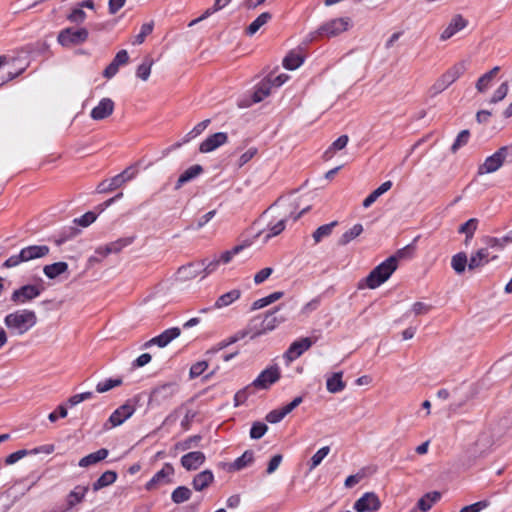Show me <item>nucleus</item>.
<instances>
[{
	"label": "nucleus",
	"instance_id": "f257e3e1",
	"mask_svg": "<svg viewBox=\"0 0 512 512\" xmlns=\"http://www.w3.org/2000/svg\"><path fill=\"white\" fill-rule=\"evenodd\" d=\"M297 208L295 201L283 199L276 201L254 223L255 238L262 243H267L285 230L289 220L295 222L309 210V207H306L296 213Z\"/></svg>",
	"mask_w": 512,
	"mask_h": 512
},
{
	"label": "nucleus",
	"instance_id": "f03ea898",
	"mask_svg": "<svg viewBox=\"0 0 512 512\" xmlns=\"http://www.w3.org/2000/svg\"><path fill=\"white\" fill-rule=\"evenodd\" d=\"M404 255V250H399L395 255L376 266L367 277L358 283V289H375L386 282L398 267V260Z\"/></svg>",
	"mask_w": 512,
	"mask_h": 512
},
{
	"label": "nucleus",
	"instance_id": "7ed1b4c3",
	"mask_svg": "<svg viewBox=\"0 0 512 512\" xmlns=\"http://www.w3.org/2000/svg\"><path fill=\"white\" fill-rule=\"evenodd\" d=\"M38 318L33 310L18 309L8 313L4 318V325L12 336H23L36 326Z\"/></svg>",
	"mask_w": 512,
	"mask_h": 512
},
{
	"label": "nucleus",
	"instance_id": "20e7f679",
	"mask_svg": "<svg viewBox=\"0 0 512 512\" xmlns=\"http://www.w3.org/2000/svg\"><path fill=\"white\" fill-rule=\"evenodd\" d=\"M512 163V144L503 146L487 157L479 166L478 174L485 175L498 171L503 165Z\"/></svg>",
	"mask_w": 512,
	"mask_h": 512
},
{
	"label": "nucleus",
	"instance_id": "39448f33",
	"mask_svg": "<svg viewBox=\"0 0 512 512\" xmlns=\"http://www.w3.org/2000/svg\"><path fill=\"white\" fill-rule=\"evenodd\" d=\"M50 249L46 245H33L23 248L18 255L9 257L4 262V267L12 268L19 265L21 262H27L33 259L42 258L48 255Z\"/></svg>",
	"mask_w": 512,
	"mask_h": 512
},
{
	"label": "nucleus",
	"instance_id": "423d86ee",
	"mask_svg": "<svg viewBox=\"0 0 512 512\" xmlns=\"http://www.w3.org/2000/svg\"><path fill=\"white\" fill-rule=\"evenodd\" d=\"M88 36L89 32L84 27L78 29L69 27L59 32L57 41L63 47H71L84 43Z\"/></svg>",
	"mask_w": 512,
	"mask_h": 512
},
{
	"label": "nucleus",
	"instance_id": "0eeeda50",
	"mask_svg": "<svg viewBox=\"0 0 512 512\" xmlns=\"http://www.w3.org/2000/svg\"><path fill=\"white\" fill-rule=\"evenodd\" d=\"M351 26V20L348 17L337 18L324 23L318 29V34L326 37H335L345 31Z\"/></svg>",
	"mask_w": 512,
	"mask_h": 512
},
{
	"label": "nucleus",
	"instance_id": "6e6552de",
	"mask_svg": "<svg viewBox=\"0 0 512 512\" xmlns=\"http://www.w3.org/2000/svg\"><path fill=\"white\" fill-rule=\"evenodd\" d=\"M281 373L278 366H270L263 370L259 376L252 382L251 386L257 389H268L272 384L280 379Z\"/></svg>",
	"mask_w": 512,
	"mask_h": 512
},
{
	"label": "nucleus",
	"instance_id": "1a4fd4ad",
	"mask_svg": "<svg viewBox=\"0 0 512 512\" xmlns=\"http://www.w3.org/2000/svg\"><path fill=\"white\" fill-rule=\"evenodd\" d=\"M280 307L281 306H277L273 311L265 314L260 324V328L253 333L252 338L273 331L276 327H278V325H280L286 320L283 316L275 315V313L280 309Z\"/></svg>",
	"mask_w": 512,
	"mask_h": 512
},
{
	"label": "nucleus",
	"instance_id": "9d476101",
	"mask_svg": "<svg viewBox=\"0 0 512 512\" xmlns=\"http://www.w3.org/2000/svg\"><path fill=\"white\" fill-rule=\"evenodd\" d=\"M380 505L378 496L373 492H367L354 503L353 508L357 512H375Z\"/></svg>",
	"mask_w": 512,
	"mask_h": 512
},
{
	"label": "nucleus",
	"instance_id": "9b49d317",
	"mask_svg": "<svg viewBox=\"0 0 512 512\" xmlns=\"http://www.w3.org/2000/svg\"><path fill=\"white\" fill-rule=\"evenodd\" d=\"M468 21L461 15H454L448 25L443 29L440 34V40L446 41L452 38L455 34L466 28Z\"/></svg>",
	"mask_w": 512,
	"mask_h": 512
},
{
	"label": "nucleus",
	"instance_id": "f8f14e48",
	"mask_svg": "<svg viewBox=\"0 0 512 512\" xmlns=\"http://www.w3.org/2000/svg\"><path fill=\"white\" fill-rule=\"evenodd\" d=\"M464 72V66L457 64L446 71L435 83L434 88L437 91H442L454 83Z\"/></svg>",
	"mask_w": 512,
	"mask_h": 512
},
{
	"label": "nucleus",
	"instance_id": "ddd939ff",
	"mask_svg": "<svg viewBox=\"0 0 512 512\" xmlns=\"http://www.w3.org/2000/svg\"><path fill=\"white\" fill-rule=\"evenodd\" d=\"M41 293V289L36 285H25L19 289L14 290L11 300L17 304H24L36 297Z\"/></svg>",
	"mask_w": 512,
	"mask_h": 512
},
{
	"label": "nucleus",
	"instance_id": "4468645a",
	"mask_svg": "<svg viewBox=\"0 0 512 512\" xmlns=\"http://www.w3.org/2000/svg\"><path fill=\"white\" fill-rule=\"evenodd\" d=\"M115 109L114 101L110 98H102L91 110L90 116L95 121H101L110 117Z\"/></svg>",
	"mask_w": 512,
	"mask_h": 512
},
{
	"label": "nucleus",
	"instance_id": "2eb2a0df",
	"mask_svg": "<svg viewBox=\"0 0 512 512\" xmlns=\"http://www.w3.org/2000/svg\"><path fill=\"white\" fill-rule=\"evenodd\" d=\"M135 412V406L129 401L117 408L109 417L108 423L111 427H117L129 419Z\"/></svg>",
	"mask_w": 512,
	"mask_h": 512
},
{
	"label": "nucleus",
	"instance_id": "dca6fc26",
	"mask_svg": "<svg viewBox=\"0 0 512 512\" xmlns=\"http://www.w3.org/2000/svg\"><path fill=\"white\" fill-rule=\"evenodd\" d=\"M181 334V330L178 327H173L166 329L160 335L150 339L144 344L145 348L150 347L151 345H157L160 348L166 347L171 341L179 337Z\"/></svg>",
	"mask_w": 512,
	"mask_h": 512
},
{
	"label": "nucleus",
	"instance_id": "f3484780",
	"mask_svg": "<svg viewBox=\"0 0 512 512\" xmlns=\"http://www.w3.org/2000/svg\"><path fill=\"white\" fill-rule=\"evenodd\" d=\"M177 390V386L171 383L159 386L153 390L150 403L160 405L171 399L176 394Z\"/></svg>",
	"mask_w": 512,
	"mask_h": 512
},
{
	"label": "nucleus",
	"instance_id": "a211bd4d",
	"mask_svg": "<svg viewBox=\"0 0 512 512\" xmlns=\"http://www.w3.org/2000/svg\"><path fill=\"white\" fill-rule=\"evenodd\" d=\"M313 344V341L309 337L301 338L294 341L285 353V357L288 361H293L300 357L306 350H308Z\"/></svg>",
	"mask_w": 512,
	"mask_h": 512
},
{
	"label": "nucleus",
	"instance_id": "6ab92c4d",
	"mask_svg": "<svg viewBox=\"0 0 512 512\" xmlns=\"http://www.w3.org/2000/svg\"><path fill=\"white\" fill-rule=\"evenodd\" d=\"M228 140V136L224 132H217L207 137L199 147L201 153H209L224 145Z\"/></svg>",
	"mask_w": 512,
	"mask_h": 512
},
{
	"label": "nucleus",
	"instance_id": "aec40b11",
	"mask_svg": "<svg viewBox=\"0 0 512 512\" xmlns=\"http://www.w3.org/2000/svg\"><path fill=\"white\" fill-rule=\"evenodd\" d=\"M201 274L199 262H191L178 268L176 272V280L179 282H187L195 279Z\"/></svg>",
	"mask_w": 512,
	"mask_h": 512
},
{
	"label": "nucleus",
	"instance_id": "412c9836",
	"mask_svg": "<svg viewBox=\"0 0 512 512\" xmlns=\"http://www.w3.org/2000/svg\"><path fill=\"white\" fill-rule=\"evenodd\" d=\"M205 459L204 453L200 451L189 452L182 456L181 464L189 471L197 470L205 462Z\"/></svg>",
	"mask_w": 512,
	"mask_h": 512
},
{
	"label": "nucleus",
	"instance_id": "4be33fe9",
	"mask_svg": "<svg viewBox=\"0 0 512 512\" xmlns=\"http://www.w3.org/2000/svg\"><path fill=\"white\" fill-rule=\"evenodd\" d=\"M174 469L170 464H166L160 471H158L153 478L147 483V489H153L158 484L168 482L169 477L173 474Z\"/></svg>",
	"mask_w": 512,
	"mask_h": 512
},
{
	"label": "nucleus",
	"instance_id": "5701e85b",
	"mask_svg": "<svg viewBox=\"0 0 512 512\" xmlns=\"http://www.w3.org/2000/svg\"><path fill=\"white\" fill-rule=\"evenodd\" d=\"M343 372H335L327 378L326 388L330 393H338L345 389L346 384L343 381Z\"/></svg>",
	"mask_w": 512,
	"mask_h": 512
},
{
	"label": "nucleus",
	"instance_id": "b1692460",
	"mask_svg": "<svg viewBox=\"0 0 512 512\" xmlns=\"http://www.w3.org/2000/svg\"><path fill=\"white\" fill-rule=\"evenodd\" d=\"M108 454L109 451L107 449H99L98 451L90 453L87 456L81 458L78 465L83 468L95 465L98 462L104 460L108 456Z\"/></svg>",
	"mask_w": 512,
	"mask_h": 512
},
{
	"label": "nucleus",
	"instance_id": "393cba45",
	"mask_svg": "<svg viewBox=\"0 0 512 512\" xmlns=\"http://www.w3.org/2000/svg\"><path fill=\"white\" fill-rule=\"evenodd\" d=\"M214 480V475L210 470H204L197 474L192 482L193 488L196 491H202L207 488Z\"/></svg>",
	"mask_w": 512,
	"mask_h": 512
},
{
	"label": "nucleus",
	"instance_id": "a878e982",
	"mask_svg": "<svg viewBox=\"0 0 512 512\" xmlns=\"http://www.w3.org/2000/svg\"><path fill=\"white\" fill-rule=\"evenodd\" d=\"M88 490V486H76L67 496V509H71L75 505L81 503Z\"/></svg>",
	"mask_w": 512,
	"mask_h": 512
},
{
	"label": "nucleus",
	"instance_id": "bb28decb",
	"mask_svg": "<svg viewBox=\"0 0 512 512\" xmlns=\"http://www.w3.org/2000/svg\"><path fill=\"white\" fill-rule=\"evenodd\" d=\"M488 246L486 248L479 249L476 253L472 254L468 263V268L473 270L481 267L489 261Z\"/></svg>",
	"mask_w": 512,
	"mask_h": 512
},
{
	"label": "nucleus",
	"instance_id": "cd10ccee",
	"mask_svg": "<svg viewBox=\"0 0 512 512\" xmlns=\"http://www.w3.org/2000/svg\"><path fill=\"white\" fill-rule=\"evenodd\" d=\"M68 270V264L66 262H55L53 264L45 265L43 273L49 279H55L59 275L65 273Z\"/></svg>",
	"mask_w": 512,
	"mask_h": 512
},
{
	"label": "nucleus",
	"instance_id": "c85d7f7f",
	"mask_svg": "<svg viewBox=\"0 0 512 512\" xmlns=\"http://www.w3.org/2000/svg\"><path fill=\"white\" fill-rule=\"evenodd\" d=\"M271 77L263 80L259 85L256 87L252 99L254 103L261 102L263 99L268 97L271 93Z\"/></svg>",
	"mask_w": 512,
	"mask_h": 512
},
{
	"label": "nucleus",
	"instance_id": "c756f323",
	"mask_svg": "<svg viewBox=\"0 0 512 512\" xmlns=\"http://www.w3.org/2000/svg\"><path fill=\"white\" fill-rule=\"evenodd\" d=\"M240 295H241L240 290L233 289V290L221 295L220 297H218V299L216 300V302L214 304V308L221 309V308L227 307L230 304H232L233 302H235L237 299H239Z\"/></svg>",
	"mask_w": 512,
	"mask_h": 512
},
{
	"label": "nucleus",
	"instance_id": "7c9ffc66",
	"mask_svg": "<svg viewBox=\"0 0 512 512\" xmlns=\"http://www.w3.org/2000/svg\"><path fill=\"white\" fill-rule=\"evenodd\" d=\"M117 479V473L112 470L105 471L92 485L94 491L113 484Z\"/></svg>",
	"mask_w": 512,
	"mask_h": 512
},
{
	"label": "nucleus",
	"instance_id": "2f4dec72",
	"mask_svg": "<svg viewBox=\"0 0 512 512\" xmlns=\"http://www.w3.org/2000/svg\"><path fill=\"white\" fill-rule=\"evenodd\" d=\"M392 186L391 181H386L382 183L377 189H375L372 193H370L363 201V207H370L381 195L390 190Z\"/></svg>",
	"mask_w": 512,
	"mask_h": 512
},
{
	"label": "nucleus",
	"instance_id": "473e14b6",
	"mask_svg": "<svg viewBox=\"0 0 512 512\" xmlns=\"http://www.w3.org/2000/svg\"><path fill=\"white\" fill-rule=\"evenodd\" d=\"M272 18V15L269 12L261 13L247 28L246 34L249 36L254 35L259 31L261 27L267 24Z\"/></svg>",
	"mask_w": 512,
	"mask_h": 512
},
{
	"label": "nucleus",
	"instance_id": "72a5a7b5",
	"mask_svg": "<svg viewBox=\"0 0 512 512\" xmlns=\"http://www.w3.org/2000/svg\"><path fill=\"white\" fill-rule=\"evenodd\" d=\"M202 170L203 169L200 165H193L189 167L179 176L175 188L179 189L182 185L197 177Z\"/></svg>",
	"mask_w": 512,
	"mask_h": 512
},
{
	"label": "nucleus",
	"instance_id": "f704fd0d",
	"mask_svg": "<svg viewBox=\"0 0 512 512\" xmlns=\"http://www.w3.org/2000/svg\"><path fill=\"white\" fill-rule=\"evenodd\" d=\"M363 232L361 224H355L352 228L344 232L338 240V245L345 246Z\"/></svg>",
	"mask_w": 512,
	"mask_h": 512
},
{
	"label": "nucleus",
	"instance_id": "c9c22d12",
	"mask_svg": "<svg viewBox=\"0 0 512 512\" xmlns=\"http://www.w3.org/2000/svg\"><path fill=\"white\" fill-rule=\"evenodd\" d=\"M485 243L489 248L503 249L507 244L512 243V230L501 238L487 237Z\"/></svg>",
	"mask_w": 512,
	"mask_h": 512
},
{
	"label": "nucleus",
	"instance_id": "e433bc0d",
	"mask_svg": "<svg viewBox=\"0 0 512 512\" xmlns=\"http://www.w3.org/2000/svg\"><path fill=\"white\" fill-rule=\"evenodd\" d=\"M283 295H284V293L282 291H276L266 297L258 299L255 302H253L252 310L264 308V307L278 301L279 299H281L283 297Z\"/></svg>",
	"mask_w": 512,
	"mask_h": 512
},
{
	"label": "nucleus",
	"instance_id": "4c0bfd02",
	"mask_svg": "<svg viewBox=\"0 0 512 512\" xmlns=\"http://www.w3.org/2000/svg\"><path fill=\"white\" fill-rule=\"evenodd\" d=\"M440 499V493L433 492L427 493L417 503V508L422 512H427L431 509L432 505Z\"/></svg>",
	"mask_w": 512,
	"mask_h": 512
},
{
	"label": "nucleus",
	"instance_id": "58836bf2",
	"mask_svg": "<svg viewBox=\"0 0 512 512\" xmlns=\"http://www.w3.org/2000/svg\"><path fill=\"white\" fill-rule=\"evenodd\" d=\"M152 66L153 60L150 57H146L137 67L136 76L142 81H147L150 77Z\"/></svg>",
	"mask_w": 512,
	"mask_h": 512
},
{
	"label": "nucleus",
	"instance_id": "ea45409f",
	"mask_svg": "<svg viewBox=\"0 0 512 512\" xmlns=\"http://www.w3.org/2000/svg\"><path fill=\"white\" fill-rule=\"evenodd\" d=\"M254 460V454L252 451H245L240 457H238L232 464L231 469L235 471H239L248 465H250Z\"/></svg>",
	"mask_w": 512,
	"mask_h": 512
},
{
	"label": "nucleus",
	"instance_id": "a19ab883",
	"mask_svg": "<svg viewBox=\"0 0 512 512\" xmlns=\"http://www.w3.org/2000/svg\"><path fill=\"white\" fill-rule=\"evenodd\" d=\"M336 225H337V221H333L329 224H325V225L318 227L312 235L315 243H319L323 238L330 236L333 231V228Z\"/></svg>",
	"mask_w": 512,
	"mask_h": 512
},
{
	"label": "nucleus",
	"instance_id": "79ce46f5",
	"mask_svg": "<svg viewBox=\"0 0 512 512\" xmlns=\"http://www.w3.org/2000/svg\"><path fill=\"white\" fill-rule=\"evenodd\" d=\"M468 263L467 256L464 252L454 255L451 259V266L457 274L463 273Z\"/></svg>",
	"mask_w": 512,
	"mask_h": 512
},
{
	"label": "nucleus",
	"instance_id": "37998d69",
	"mask_svg": "<svg viewBox=\"0 0 512 512\" xmlns=\"http://www.w3.org/2000/svg\"><path fill=\"white\" fill-rule=\"evenodd\" d=\"M126 242L123 240H119L113 243L106 245L105 247H100L96 250V253L102 255L103 257L109 255L110 253H118L122 250L124 246H126Z\"/></svg>",
	"mask_w": 512,
	"mask_h": 512
},
{
	"label": "nucleus",
	"instance_id": "c03bdc74",
	"mask_svg": "<svg viewBox=\"0 0 512 512\" xmlns=\"http://www.w3.org/2000/svg\"><path fill=\"white\" fill-rule=\"evenodd\" d=\"M303 63V57L299 53L291 52L283 60L286 69L295 70Z\"/></svg>",
	"mask_w": 512,
	"mask_h": 512
},
{
	"label": "nucleus",
	"instance_id": "a18cd8bd",
	"mask_svg": "<svg viewBox=\"0 0 512 512\" xmlns=\"http://www.w3.org/2000/svg\"><path fill=\"white\" fill-rule=\"evenodd\" d=\"M191 497V490L185 486H179L177 487L171 495V498L174 503L180 504L187 500H189Z\"/></svg>",
	"mask_w": 512,
	"mask_h": 512
},
{
	"label": "nucleus",
	"instance_id": "49530a36",
	"mask_svg": "<svg viewBox=\"0 0 512 512\" xmlns=\"http://www.w3.org/2000/svg\"><path fill=\"white\" fill-rule=\"evenodd\" d=\"M220 264L219 258H214L212 260L203 259L199 262L201 273L203 272V278L207 275L215 272Z\"/></svg>",
	"mask_w": 512,
	"mask_h": 512
},
{
	"label": "nucleus",
	"instance_id": "de8ad7c7",
	"mask_svg": "<svg viewBox=\"0 0 512 512\" xmlns=\"http://www.w3.org/2000/svg\"><path fill=\"white\" fill-rule=\"evenodd\" d=\"M210 120L206 119L198 123L191 131H189L183 138V143H187L190 140L199 136L209 125Z\"/></svg>",
	"mask_w": 512,
	"mask_h": 512
},
{
	"label": "nucleus",
	"instance_id": "09e8293b",
	"mask_svg": "<svg viewBox=\"0 0 512 512\" xmlns=\"http://www.w3.org/2000/svg\"><path fill=\"white\" fill-rule=\"evenodd\" d=\"M153 27H154V24L153 22H149V23H144L142 26H141V29H140V32L139 34H137L133 41H132V44L133 45H140L142 44L144 41H145V38L152 33L153 31Z\"/></svg>",
	"mask_w": 512,
	"mask_h": 512
},
{
	"label": "nucleus",
	"instance_id": "8fccbe9b",
	"mask_svg": "<svg viewBox=\"0 0 512 512\" xmlns=\"http://www.w3.org/2000/svg\"><path fill=\"white\" fill-rule=\"evenodd\" d=\"M349 141V138L347 135H341L339 138H337L329 147V149L325 152V156L327 158L332 157L334 151L342 150L346 147L347 143Z\"/></svg>",
	"mask_w": 512,
	"mask_h": 512
},
{
	"label": "nucleus",
	"instance_id": "3c124183",
	"mask_svg": "<svg viewBox=\"0 0 512 512\" xmlns=\"http://www.w3.org/2000/svg\"><path fill=\"white\" fill-rule=\"evenodd\" d=\"M509 85L508 82H503L493 93L491 98L489 99L490 104H496L502 101L508 94Z\"/></svg>",
	"mask_w": 512,
	"mask_h": 512
},
{
	"label": "nucleus",
	"instance_id": "603ef678",
	"mask_svg": "<svg viewBox=\"0 0 512 512\" xmlns=\"http://www.w3.org/2000/svg\"><path fill=\"white\" fill-rule=\"evenodd\" d=\"M478 220L475 218L469 219L467 222L459 227V233H463L467 236V239H471L477 229Z\"/></svg>",
	"mask_w": 512,
	"mask_h": 512
},
{
	"label": "nucleus",
	"instance_id": "864d4df0",
	"mask_svg": "<svg viewBox=\"0 0 512 512\" xmlns=\"http://www.w3.org/2000/svg\"><path fill=\"white\" fill-rule=\"evenodd\" d=\"M330 448L328 446L320 448L312 457L310 460V470L315 469L322 460L329 454Z\"/></svg>",
	"mask_w": 512,
	"mask_h": 512
},
{
	"label": "nucleus",
	"instance_id": "5fc2aeb1",
	"mask_svg": "<svg viewBox=\"0 0 512 512\" xmlns=\"http://www.w3.org/2000/svg\"><path fill=\"white\" fill-rule=\"evenodd\" d=\"M246 246H248V244H241L233 247L231 250L224 251L219 257L220 263L228 264L232 258L241 252Z\"/></svg>",
	"mask_w": 512,
	"mask_h": 512
},
{
	"label": "nucleus",
	"instance_id": "6e6d98bb",
	"mask_svg": "<svg viewBox=\"0 0 512 512\" xmlns=\"http://www.w3.org/2000/svg\"><path fill=\"white\" fill-rule=\"evenodd\" d=\"M39 452V449H34L32 451H28V450H18L14 453H11L10 455H8L5 459V463L7 465H12L14 463H16L17 461L21 460L22 458H24L26 455L30 454V453H38Z\"/></svg>",
	"mask_w": 512,
	"mask_h": 512
},
{
	"label": "nucleus",
	"instance_id": "4d7b16f0",
	"mask_svg": "<svg viewBox=\"0 0 512 512\" xmlns=\"http://www.w3.org/2000/svg\"><path fill=\"white\" fill-rule=\"evenodd\" d=\"M67 19L72 23L80 24L83 23L86 19V13L80 6L77 5L71 10L70 14L67 16Z\"/></svg>",
	"mask_w": 512,
	"mask_h": 512
},
{
	"label": "nucleus",
	"instance_id": "13d9d810",
	"mask_svg": "<svg viewBox=\"0 0 512 512\" xmlns=\"http://www.w3.org/2000/svg\"><path fill=\"white\" fill-rule=\"evenodd\" d=\"M320 306V297H315L305 303L302 308L300 309V315L302 316H308L312 312L316 311L318 307Z\"/></svg>",
	"mask_w": 512,
	"mask_h": 512
},
{
	"label": "nucleus",
	"instance_id": "bf43d9fd",
	"mask_svg": "<svg viewBox=\"0 0 512 512\" xmlns=\"http://www.w3.org/2000/svg\"><path fill=\"white\" fill-rule=\"evenodd\" d=\"M121 383H122L121 379H108L104 382L98 383L96 386V391L98 393H104V392L111 390L114 387L121 385Z\"/></svg>",
	"mask_w": 512,
	"mask_h": 512
},
{
	"label": "nucleus",
	"instance_id": "052dcab7",
	"mask_svg": "<svg viewBox=\"0 0 512 512\" xmlns=\"http://www.w3.org/2000/svg\"><path fill=\"white\" fill-rule=\"evenodd\" d=\"M268 427L266 424L262 422H255L253 423L251 430H250V437L252 439H260L264 436V434L267 432Z\"/></svg>",
	"mask_w": 512,
	"mask_h": 512
},
{
	"label": "nucleus",
	"instance_id": "680f3d73",
	"mask_svg": "<svg viewBox=\"0 0 512 512\" xmlns=\"http://www.w3.org/2000/svg\"><path fill=\"white\" fill-rule=\"evenodd\" d=\"M469 136H470V134H469L468 130L461 131L458 134L455 142L453 143V145L451 147L452 152L455 153L460 147L466 145L468 142Z\"/></svg>",
	"mask_w": 512,
	"mask_h": 512
},
{
	"label": "nucleus",
	"instance_id": "e2e57ef3",
	"mask_svg": "<svg viewBox=\"0 0 512 512\" xmlns=\"http://www.w3.org/2000/svg\"><path fill=\"white\" fill-rule=\"evenodd\" d=\"M92 397H93V393L92 392H90V391L83 392V393L71 396L68 399L67 403L70 406H75V405H78V404H80L81 402H83L85 400L91 399Z\"/></svg>",
	"mask_w": 512,
	"mask_h": 512
},
{
	"label": "nucleus",
	"instance_id": "0e129e2a",
	"mask_svg": "<svg viewBox=\"0 0 512 512\" xmlns=\"http://www.w3.org/2000/svg\"><path fill=\"white\" fill-rule=\"evenodd\" d=\"M201 437L198 435L192 436L184 440L183 442H180L176 445L178 449L181 450H188L193 447H196L198 442L200 441Z\"/></svg>",
	"mask_w": 512,
	"mask_h": 512
},
{
	"label": "nucleus",
	"instance_id": "69168bd1",
	"mask_svg": "<svg viewBox=\"0 0 512 512\" xmlns=\"http://www.w3.org/2000/svg\"><path fill=\"white\" fill-rule=\"evenodd\" d=\"M489 502L486 500L478 501L471 505L464 506L460 512H480L486 507H488Z\"/></svg>",
	"mask_w": 512,
	"mask_h": 512
},
{
	"label": "nucleus",
	"instance_id": "338daca9",
	"mask_svg": "<svg viewBox=\"0 0 512 512\" xmlns=\"http://www.w3.org/2000/svg\"><path fill=\"white\" fill-rule=\"evenodd\" d=\"M493 79L483 74L476 82V89L479 93H484L490 87Z\"/></svg>",
	"mask_w": 512,
	"mask_h": 512
},
{
	"label": "nucleus",
	"instance_id": "774afa93",
	"mask_svg": "<svg viewBox=\"0 0 512 512\" xmlns=\"http://www.w3.org/2000/svg\"><path fill=\"white\" fill-rule=\"evenodd\" d=\"M208 367V363L206 361H200L193 364L190 368V377L196 378L200 376Z\"/></svg>",
	"mask_w": 512,
	"mask_h": 512
}]
</instances>
